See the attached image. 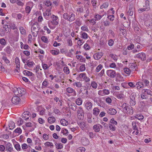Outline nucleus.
<instances>
[{
	"label": "nucleus",
	"instance_id": "nucleus-49",
	"mask_svg": "<svg viewBox=\"0 0 152 152\" xmlns=\"http://www.w3.org/2000/svg\"><path fill=\"white\" fill-rule=\"evenodd\" d=\"M74 90L71 87H68L66 89L67 91L69 93H73L74 91Z\"/></svg>",
	"mask_w": 152,
	"mask_h": 152
},
{
	"label": "nucleus",
	"instance_id": "nucleus-28",
	"mask_svg": "<svg viewBox=\"0 0 152 152\" xmlns=\"http://www.w3.org/2000/svg\"><path fill=\"white\" fill-rule=\"evenodd\" d=\"M51 14V10H46L45 12L43 13L44 15L46 17L47 16H48Z\"/></svg>",
	"mask_w": 152,
	"mask_h": 152
},
{
	"label": "nucleus",
	"instance_id": "nucleus-3",
	"mask_svg": "<svg viewBox=\"0 0 152 152\" xmlns=\"http://www.w3.org/2000/svg\"><path fill=\"white\" fill-rule=\"evenodd\" d=\"M22 90H21V89L20 88H16L15 89H14L13 91V92L15 95H16L15 96H18V97H19L20 96H21L24 94V91H22Z\"/></svg>",
	"mask_w": 152,
	"mask_h": 152
},
{
	"label": "nucleus",
	"instance_id": "nucleus-20",
	"mask_svg": "<svg viewBox=\"0 0 152 152\" xmlns=\"http://www.w3.org/2000/svg\"><path fill=\"white\" fill-rule=\"evenodd\" d=\"M87 89V88L86 87L83 86L80 89V91L81 92H82V94L87 95L88 94Z\"/></svg>",
	"mask_w": 152,
	"mask_h": 152
},
{
	"label": "nucleus",
	"instance_id": "nucleus-38",
	"mask_svg": "<svg viewBox=\"0 0 152 152\" xmlns=\"http://www.w3.org/2000/svg\"><path fill=\"white\" fill-rule=\"evenodd\" d=\"M5 51L6 52L7 54H10L11 53L12 50L11 49L10 47L9 46H7L6 48Z\"/></svg>",
	"mask_w": 152,
	"mask_h": 152
},
{
	"label": "nucleus",
	"instance_id": "nucleus-34",
	"mask_svg": "<svg viewBox=\"0 0 152 152\" xmlns=\"http://www.w3.org/2000/svg\"><path fill=\"white\" fill-rule=\"evenodd\" d=\"M15 123L12 121L9 124V126L10 128V129L11 130L13 129L15 127Z\"/></svg>",
	"mask_w": 152,
	"mask_h": 152
},
{
	"label": "nucleus",
	"instance_id": "nucleus-21",
	"mask_svg": "<svg viewBox=\"0 0 152 152\" xmlns=\"http://www.w3.org/2000/svg\"><path fill=\"white\" fill-rule=\"evenodd\" d=\"M134 8L133 6H130L128 13L130 16H132L133 14Z\"/></svg>",
	"mask_w": 152,
	"mask_h": 152
},
{
	"label": "nucleus",
	"instance_id": "nucleus-43",
	"mask_svg": "<svg viewBox=\"0 0 152 152\" xmlns=\"http://www.w3.org/2000/svg\"><path fill=\"white\" fill-rule=\"evenodd\" d=\"M130 69L126 68L124 69V71L127 74H129L131 72Z\"/></svg>",
	"mask_w": 152,
	"mask_h": 152
},
{
	"label": "nucleus",
	"instance_id": "nucleus-25",
	"mask_svg": "<svg viewBox=\"0 0 152 152\" xmlns=\"http://www.w3.org/2000/svg\"><path fill=\"white\" fill-rule=\"evenodd\" d=\"M23 73L25 75H26L27 76H33L34 75V74H33L32 72L27 70H24L23 72Z\"/></svg>",
	"mask_w": 152,
	"mask_h": 152
},
{
	"label": "nucleus",
	"instance_id": "nucleus-5",
	"mask_svg": "<svg viewBox=\"0 0 152 152\" xmlns=\"http://www.w3.org/2000/svg\"><path fill=\"white\" fill-rule=\"evenodd\" d=\"M39 25L38 23H37L33 24L32 26L31 31L33 34L34 32L36 33V34H38L39 30Z\"/></svg>",
	"mask_w": 152,
	"mask_h": 152
},
{
	"label": "nucleus",
	"instance_id": "nucleus-53",
	"mask_svg": "<svg viewBox=\"0 0 152 152\" xmlns=\"http://www.w3.org/2000/svg\"><path fill=\"white\" fill-rule=\"evenodd\" d=\"M110 56L115 61H116L117 60V57L113 54H110Z\"/></svg>",
	"mask_w": 152,
	"mask_h": 152
},
{
	"label": "nucleus",
	"instance_id": "nucleus-46",
	"mask_svg": "<svg viewBox=\"0 0 152 152\" xmlns=\"http://www.w3.org/2000/svg\"><path fill=\"white\" fill-rule=\"evenodd\" d=\"M41 39L42 41L45 43H47L48 42V39L45 36H42L41 37Z\"/></svg>",
	"mask_w": 152,
	"mask_h": 152
},
{
	"label": "nucleus",
	"instance_id": "nucleus-27",
	"mask_svg": "<svg viewBox=\"0 0 152 152\" xmlns=\"http://www.w3.org/2000/svg\"><path fill=\"white\" fill-rule=\"evenodd\" d=\"M48 120L49 123L52 124L55 121L56 119L54 117H51L48 118Z\"/></svg>",
	"mask_w": 152,
	"mask_h": 152
},
{
	"label": "nucleus",
	"instance_id": "nucleus-51",
	"mask_svg": "<svg viewBox=\"0 0 152 152\" xmlns=\"http://www.w3.org/2000/svg\"><path fill=\"white\" fill-rule=\"evenodd\" d=\"M86 67L85 64H83L80 67V69L81 72H83L85 70Z\"/></svg>",
	"mask_w": 152,
	"mask_h": 152
},
{
	"label": "nucleus",
	"instance_id": "nucleus-61",
	"mask_svg": "<svg viewBox=\"0 0 152 152\" xmlns=\"http://www.w3.org/2000/svg\"><path fill=\"white\" fill-rule=\"evenodd\" d=\"M114 43V41L112 39H110L108 42V44L109 46H111L113 45Z\"/></svg>",
	"mask_w": 152,
	"mask_h": 152
},
{
	"label": "nucleus",
	"instance_id": "nucleus-7",
	"mask_svg": "<svg viewBox=\"0 0 152 152\" xmlns=\"http://www.w3.org/2000/svg\"><path fill=\"white\" fill-rule=\"evenodd\" d=\"M51 18H52V20L51 21V23L52 24L55 25H58V21L57 20L58 17L53 15Z\"/></svg>",
	"mask_w": 152,
	"mask_h": 152
},
{
	"label": "nucleus",
	"instance_id": "nucleus-39",
	"mask_svg": "<svg viewBox=\"0 0 152 152\" xmlns=\"http://www.w3.org/2000/svg\"><path fill=\"white\" fill-rule=\"evenodd\" d=\"M134 117L139 120H142L144 118V116L141 115H137L136 116Z\"/></svg>",
	"mask_w": 152,
	"mask_h": 152
},
{
	"label": "nucleus",
	"instance_id": "nucleus-31",
	"mask_svg": "<svg viewBox=\"0 0 152 152\" xmlns=\"http://www.w3.org/2000/svg\"><path fill=\"white\" fill-rule=\"evenodd\" d=\"M56 148L57 149H61L63 147V145L61 143H58L56 142L55 143Z\"/></svg>",
	"mask_w": 152,
	"mask_h": 152
},
{
	"label": "nucleus",
	"instance_id": "nucleus-56",
	"mask_svg": "<svg viewBox=\"0 0 152 152\" xmlns=\"http://www.w3.org/2000/svg\"><path fill=\"white\" fill-rule=\"evenodd\" d=\"M2 58L6 63L9 64L10 63V61L7 59V57L3 56L2 57Z\"/></svg>",
	"mask_w": 152,
	"mask_h": 152
},
{
	"label": "nucleus",
	"instance_id": "nucleus-16",
	"mask_svg": "<svg viewBox=\"0 0 152 152\" xmlns=\"http://www.w3.org/2000/svg\"><path fill=\"white\" fill-rule=\"evenodd\" d=\"M129 103L131 106H132L135 105L136 104L135 97L133 96H132L130 97Z\"/></svg>",
	"mask_w": 152,
	"mask_h": 152
},
{
	"label": "nucleus",
	"instance_id": "nucleus-55",
	"mask_svg": "<svg viewBox=\"0 0 152 152\" xmlns=\"http://www.w3.org/2000/svg\"><path fill=\"white\" fill-rule=\"evenodd\" d=\"M45 145L48 146H50L51 147L53 146V144L52 142H48L45 143Z\"/></svg>",
	"mask_w": 152,
	"mask_h": 152
},
{
	"label": "nucleus",
	"instance_id": "nucleus-10",
	"mask_svg": "<svg viewBox=\"0 0 152 152\" xmlns=\"http://www.w3.org/2000/svg\"><path fill=\"white\" fill-rule=\"evenodd\" d=\"M137 57L141 59L142 61L145 60L146 56L145 54L143 53H141L138 54L137 55Z\"/></svg>",
	"mask_w": 152,
	"mask_h": 152
},
{
	"label": "nucleus",
	"instance_id": "nucleus-32",
	"mask_svg": "<svg viewBox=\"0 0 152 152\" xmlns=\"http://www.w3.org/2000/svg\"><path fill=\"white\" fill-rule=\"evenodd\" d=\"M104 15H101L99 14H96L94 16V18H95V20H100L102 17H103Z\"/></svg>",
	"mask_w": 152,
	"mask_h": 152
},
{
	"label": "nucleus",
	"instance_id": "nucleus-24",
	"mask_svg": "<svg viewBox=\"0 0 152 152\" xmlns=\"http://www.w3.org/2000/svg\"><path fill=\"white\" fill-rule=\"evenodd\" d=\"M85 106L87 109L89 110L91 109L92 107V104L90 102H88L85 104Z\"/></svg>",
	"mask_w": 152,
	"mask_h": 152
},
{
	"label": "nucleus",
	"instance_id": "nucleus-8",
	"mask_svg": "<svg viewBox=\"0 0 152 152\" xmlns=\"http://www.w3.org/2000/svg\"><path fill=\"white\" fill-rule=\"evenodd\" d=\"M103 53L102 52L97 53L94 54L93 55L94 58L95 60H99L102 57L103 55Z\"/></svg>",
	"mask_w": 152,
	"mask_h": 152
},
{
	"label": "nucleus",
	"instance_id": "nucleus-15",
	"mask_svg": "<svg viewBox=\"0 0 152 152\" xmlns=\"http://www.w3.org/2000/svg\"><path fill=\"white\" fill-rule=\"evenodd\" d=\"M107 113L110 115H114L116 114L117 111L115 109L111 108L108 110Z\"/></svg>",
	"mask_w": 152,
	"mask_h": 152
},
{
	"label": "nucleus",
	"instance_id": "nucleus-23",
	"mask_svg": "<svg viewBox=\"0 0 152 152\" xmlns=\"http://www.w3.org/2000/svg\"><path fill=\"white\" fill-rule=\"evenodd\" d=\"M68 105L69 107L73 110H75L77 109V105L74 103H71L70 105L69 104H68Z\"/></svg>",
	"mask_w": 152,
	"mask_h": 152
},
{
	"label": "nucleus",
	"instance_id": "nucleus-44",
	"mask_svg": "<svg viewBox=\"0 0 152 152\" xmlns=\"http://www.w3.org/2000/svg\"><path fill=\"white\" fill-rule=\"evenodd\" d=\"M133 129L134 130H138L137 127L136 126V123L135 122H133L132 123Z\"/></svg>",
	"mask_w": 152,
	"mask_h": 152
},
{
	"label": "nucleus",
	"instance_id": "nucleus-30",
	"mask_svg": "<svg viewBox=\"0 0 152 152\" xmlns=\"http://www.w3.org/2000/svg\"><path fill=\"white\" fill-rule=\"evenodd\" d=\"M19 30L22 34L25 35L26 34V31L23 27H20L19 28Z\"/></svg>",
	"mask_w": 152,
	"mask_h": 152
},
{
	"label": "nucleus",
	"instance_id": "nucleus-52",
	"mask_svg": "<svg viewBox=\"0 0 152 152\" xmlns=\"http://www.w3.org/2000/svg\"><path fill=\"white\" fill-rule=\"evenodd\" d=\"M91 85L92 87L94 88H97V85L94 81L92 82L91 83Z\"/></svg>",
	"mask_w": 152,
	"mask_h": 152
},
{
	"label": "nucleus",
	"instance_id": "nucleus-62",
	"mask_svg": "<svg viewBox=\"0 0 152 152\" xmlns=\"http://www.w3.org/2000/svg\"><path fill=\"white\" fill-rule=\"evenodd\" d=\"M42 68L44 70H46L48 69L49 68V66H48V65L42 63Z\"/></svg>",
	"mask_w": 152,
	"mask_h": 152
},
{
	"label": "nucleus",
	"instance_id": "nucleus-42",
	"mask_svg": "<svg viewBox=\"0 0 152 152\" xmlns=\"http://www.w3.org/2000/svg\"><path fill=\"white\" fill-rule=\"evenodd\" d=\"M61 133H63L64 135H66L68 133V132L67 129H61Z\"/></svg>",
	"mask_w": 152,
	"mask_h": 152
},
{
	"label": "nucleus",
	"instance_id": "nucleus-6",
	"mask_svg": "<svg viewBox=\"0 0 152 152\" xmlns=\"http://www.w3.org/2000/svg\"><path fill=\"white\" fill-rule=\"evenodd\" d=\"M107 75L111 78H114L116 74L115 71L113 70H108L107 71Z\"/></svg>",
	"mask_w": 152,
	"mask_h": 152
},
{
	"label": "nucleus",
	"instance_id": "nucleus-35",
	"mask_svg": "<svg viewBox=\"0 0 152 152\" xmlns=\"http://www.w3.org/2000/svg\"><path fill=\"white\" fill-rule=\"evenodd\" d=\"M76 102L77 105H81L82 102V100L81 98H78L77 99L76 101Z\"/></svg>",
	"mask_w": 152,
	"mask_h": 152
},
{
	"label": "nucleus",
	"instance_id": "nucleus-45",
	"mask_svg": "<svg viewBox=\"0 0 152 152\" xmlns=\"http://www.w3.org/2000/svg\"><path fill=\"white\" fill-rule=\"evenodd\" d=\"M44 3H45V5L48 7L50 6L52 4L51 1L49 0H47L44 1Z\"/></svg>",
	"mask_w": 152,
	"mask_h": 152
},
{
	"label": "nucleus",
	"instance_id": "nucleus-58",
	"mask_svg": "<svg viewBox=\"0 0 152 152\" xmlns=\"http://www.w3.org/2000/svg\"><path fill=\"white\" fill-rule=\"evenodd\" d=\"M64 72L66 73V74H68L69 72V69L67 67H64Z\"/></svg>",
	"mask_w": 152,
	"mask_h": 152
},
{
	"label": "nucleus",
	"instance_id": "nucleus-37",
	"mask_svg": "<svg viewBox=\"0 0 152 152\" xmlns=\"http://www.w3.org/2000/svg\"><path fill=\"white\" fill-rule=\"evenodd\" d=\"M50 53L53 55H56L59 53V51L58 50H50Z\"/></svg>",
	"mask_w": 152,
	"mask_h": 152
},
{
	"label": "nucleus",
	"instance_id": "nucleus-33",
	"mask_svg": "<svg viewBox=\"0 0 152 152\" xmlns=\"http://www.w3.org/2000/svg\"><path fill=\"white\" fill-rule=\"evenodd\" d=\"M60 122L61 124L63 126H66L68 124V122L67 121H66L65 119H61V120Z\"/></svg>",
	"mask_w": 152,
	"mask_h": 152
},
{
	"label": "nucleus",
	"instance_id": "nucleus-14",
	"mask_svg": "<svg viewBox=\"0 0 152 152\" xmlns=\"http://www.w3.org/2000/svg\"><path fill=\"white\" fill-rule=\"evenodd\" d=\"M6 150L7 151H13V148L12 147V144L9 143H7L5 145Z\"/></svg>",
	"mask_w": 152,
	"mask_h": 152
},
{
	"label": "nucleus",
	"instance_id": "nucleus-18",
	"mask_svg": "<svg viewBox=\"0 0 152 152\" xmlns=\"http://www.w3.org/2000/svg\"><path fill=\"white\" fill-rule=\"evenodd\" d=\"M81 141L85 145H87L89 144V141L88 139L86 137H84L81 140Z\"/></svg>",
	"mask_w": 152,
	"mask_h": 152
},
{
	"label": "nucleus",
	"instance_id": "nucleus-22",
	"mask_svg": "<svg viewBox=\"0 0 152 152\" xmlns=\"http://www.w3.org/2000/svg\"><path fill=\"white\" fill-rule=\"evenodd\" d=\"M139 107L140 109V111H142L145 110V104L143 102H141L139 104Z\"/></svg>",
	"mask_w": 152,
	"mask_h": 152
},
{
	"label": "nucleus",
	"instance_id": "nucleus-57",
	"mask_svg": "<svg viewBox=\"0 0 152 152\" xmlns=\"http://www.w3.org/2000/svg\"><path fill=\"white\" fill-rule=\"evenodd\" d=\"M102 68V66L101 64H99L96 67V72H99Z\"/></svg>",
	"mask_w": 152,
	"mask_h": 152
},
{
	"label": "nucleus",
	"instance_id": "nucleus-47",
	"mask_svg": "<svg viewBox=\"0 0 152 152\" xmlns=\"http://www.w3.org/2000/svg\"><path fill=\"white\" fill-rule=\"evenodd\" d=\"M81 35L82 37L84 39H86L88 38V35L87 33L85 32H83Z\"/></svg>",
	"mask_w": 152,
	"mask_h": 152
},
{
	"label": "nucleus",
	"instance_id": "nucleus-48",
	"mask_svg": "<svg viewBox=\"0 0 152 152\" xmlns=\"http://www.w3.org/2000/svg\"><path fill=\"white\" fill-rule=\"evenodd\" d=\"M141 97L144 99H146L148 98V96L146 94L143 92L141 95Z\"/></svg>",
	"mask_w": 152,
	"mask_h": 152
},
{
	"label": "nucleus",
	"instance_id": "nucleus-13",
	"mask_svg": "<svg viewBox=\"0 0 152 152\" xmlns=\"http://www.w3.org/2000/svg\"><path fill=\"white\" fill-rule=\"evenodd\" d=\"M78 118L80 120H83L84 118V113L83 110H78L77 112Z\"/></svg>",
	"mask_w": 152,
	"mask_h": 152
},
{
	"label": "nucleus",
	"instance_id": "nucleus-59",
	"mask_svg": "<svg viewBox=\"0 0 152 152\" xmlns=\"http://www.w3.org/2000/svg\"><path fill=\"white\" fill-rule=\"evenodd\" d=\"M15 63L16 65L20 66V62L19 58L18 57H16L15 58Z\"/></svg>",
	"mask_w": 152,
	"mask_h": 152
},
{
	"label": "nucleus",
	"instance_id": "nucleus-1",
	"mask_svg": "<svg viewBox=\"0 0 152 152\" xmlns=\"http://www.w3.org/2000/svg\"><path fill=\"white\" fill-rule=\"evenodd\" d=\"M124 112L128 114L132 115L134 112V110L132 107L129 106L126 103H124L121 106Z\"/></svg>",
	"mask_w": 152,
	"mask_h": 152
},
{
	"label": "nucleus",
	"instance_id": "nucleus-9",
	"mask_svg": "<svg viewBox=\"0 0 152 152\" xmlns=\"http://www.w3.org/2000/svg\"><path fill=\"white\" fill-rule=\"evenodd\" d=\"M103 126L100 124H97L94 125L93 126V129L95 132H99L100 131L101 128H102Z\"/></svg>",
	"mask_w": 152,
	"mask_h": 152
},
{
	"label": "nucleus",
	"instance_id": "nucleus-60",
	"mask_svg": "<svg viewBox=\"0 0 152 152\" xmlns=\"http://www.w3.org/2000/svg\"><path fill=\"white\" fill-rule=\"evenodd\" d=\"M84 48L87 50H88L90 49V46L87 43L85 44L84 46Z\"/></svg>",
	"mask_w": 152,
	"mask_h": 152
},
{
	"label": "nucleus",
	"instance_id": "nucleus-11",
	"mask_svg": "<svg viewBox=\"0 0 152 152\" xmlns=\"http://www.w3.org/2000/svg\"><path fill=\"white\" fill-rule=\"evenodd\" d=\"M20 99L18 96H14L12 99V102L14 104H18L19 103Z\"/></svg>",
	"mask_w": 152,
	"mask_h": 152
},
{
	"label": "nucleus",
	"instance_id": "nucleus-40",
	"mask_svg": "<svg viewBox=\"0 0 152 152\" xmlns=\"http://www.w3.org/2000/svg\"><path fill=\"white\" fill-rule=\"evenodd\" d=\"M15 148L18 151H20V146L18 142L14 145Z\"/></svg>",
	"mask_w": 152,
	"mask_h": 152
},
{
	"label": "nucleus",
	"instance_id": "nucleus-36",
	"mask_svg": "<svg viewBox=\"0 0 152 152\" xmlns=\"http://www.w3.org/2000/svg\"><path fill=\"white\" fill-rule=\"evenodd\" d=\"M86 150L85 148L83 147H80L77 148V152H84Z\"/></svg>",
	"mask_w": 152,
	"mask_h": 152
},
{
	"label": "nucleus",
	"instance_id": "nucleus-63",
	"mask_svg": "<svg viewBox=\"0 0 152 152\" xmlns=\"http://www.w3.org/2000/svg\"><path fill=\"white\" fill-rule=\"evenodd\" d=\"M103 23L104 26H108L110 25V22L107 20L104 21Z\"/></svg>",
	"mask_w": 152,
	"mask_h": 152
},
{
	"label": "nucleus",
	"instance_id": "nucleus-26",
	"mask_svg": "<svg viewBox=\"0 0 152 152\" xmlns=\"http://www.w3.org/2000/svg\"><path fill=\"white\" fill-rule=\"evenodd\" d=\"M100 112L99 109L96 107L94 108L93 110V114L95 115H97L99 114Z\"/></svg>",
	"mask_w": 152,
	"mask_h": 152
},
{
	"label": "nucleus",
	"instance_id": "nucleus-41",
	"mask_svg": "<svg viewBox=\"0 0 152 152\" xmlns=\"http://www.w3.org/2000/svg\"><path fill=\"white\" fill-rule=\"evenodd\" d=\"M109 6V4L108 2L105 3L100 7V9L106 8Z\"/></svg>",
	"mask_w": 152,
	"mask_h": 152
},
{
	"label": "nucleus",
	"instance_id": "nucleus-29",
	"mask_svg": "<svg viewBox=\"0 0 152 152\" xmlns=\"http://www.w3.org/2000/svg\"><path fill=\"white\" fill-rule=\"evenodd\" d=\"M146 94L152 95V92L151 90L148 89H144L142 90Z\"/></svg>",
	"mask_w": 152,
	"mask_h": 152
},
{
	"label": "nucleus",
	"instance_id": "nucleus-2",
	"mask_svg": "<svg viewBox=\"0 0 152 152\" xmlns=\"http://www.w3.org/2000/svg\"><path fill=\"white\" fill-rule=\"evenodd\" d=\"M63 18L69 22H72L74 21L75 19V15L73 13H64L63 15Z\"/></svg>",
	"mask_w": 152,
	"mask_h": 152
},
{
	"label": "nucleus",
	"instance_id": "nucleus-17",
	"mask_svg": "<svg viewBox=\"0 0 152 152\" xmlns=\"http://www.w3.org/2000/svg\"><path fill=\"white\" fill-rule=\"evenodd\" d=\"M135 86L136 87V88L137 89H140V88H144V85L143 84L142 82H139L136 83Z\"/></svg>",
	"mask_w": 152,
	"mask_h": 152
},
{
	"label": "nucleus",
	"instance_id": "nucleus-12",
	"mask_svg": "<svg viewBox=\"0 0 152 152\" xmlns=\"http://www.w3.org/2000/svg\"><path fill=\"white\" fill-rule=\"evenodd\" d=\"M79 77L81 78H83L86 82L90 81V79L86 76V74L85 73H81L79 75Z\"/></svg>",
	"mask_w": 152,
	"mask_h": 152
},
{
	"label": "nucleus",
	"instance_id": "nucleus-19",
	"mask_svg": "<svg viewBox=\"0 0 152 152\" xmlns=\"http://www.w3.org/2000/svg\"><path fill=\"white\" fill-rule=\"evenodd\" d=\"M27 64H25L24 65V67L26 68V67L28 66L29 67H31L33 66V64H35L33 61H29V60H28L27 62Z\"/></svg>",
	"mask_w": 152,
	"mask_h": 152
},
{
	"label": "nucleus",
	"instance_id": "nucleus-54",
	"mask_svg": "<svg viewBox=\"0 0 152 152\" xmlns=\"http://www.w3.org/2000/svg\"><path fill=\"white\" fill-rule=\"evenodd\" d=\"M124 95L122 94H120L117 96V98L118 99H121L124 98Z\"/></svg>",
	"mask_w": 152,
	"mask_h": 152
},
{
	"label": "nucleus",
	"instance_id": "nucleus-4",
	"mask_svg": "<svg viewBox=\"0 0 152 152\" xmlns=\"http://www.w3.org/2000/svg\"><path fill=\"white\" fill-rule=\"evenodd\" d=\"M150 9L149 6V1H146L145 2V8H142L138 9V12L139 13H141L142 12L148 11Z\"/></svg>",
	"mask_w": 152,
	"mask_h": 152
},
{
	"label": "nucleus",
	"instance_id": "nucleus-50",
	"mask_svg": "<svg viewBox=\"0 0 152 152\" xmlns=\"http://www.w3.org/2000/svg\"><path fill=\"white\" fill-rule=\"evenodd\" d=\"M110 123H112L113 125H117L118 124L117 122L114 120V119L113 118L110 119Z\"/></svg>",
	"mask_w": 152,
	"mask_h": 152
},
{
	"label": "nucleus",
	"instance_id": "nucleus-64",
	"mask_svg": "<svg viewBox=\"0 0 152 152\" xmlns=\"http://www.w3.org/2000/svg\"><path fill=\"white\" fill-rule=\"evenodd\" d=\"M0 43L2 45H5L6 44V42L4 39H0Z\"/></svg>",
	"mask_w": 152,
	"mask_h": 152
}]
</instances>
